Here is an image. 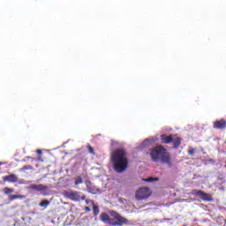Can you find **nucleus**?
<instances>
[{"label": "nucleus", "instance_id": "f257e3e1", "mask_svg": "<svg viewBox=\"0 0 226 226\" xmlns=\"http://www.w3.org/2000/svg\"><path fill=\"white\" fill-rule=\"evenodd\" d=\"M128 154L126 150L123 148H118L112 152L111 154V163L113 165V170L117 174H123L128 169Z\"/></svg>", "mask_w": 226, "mask_h": 226}, {"label": "nucleus", "instance_id": "f03ea898", "mask_svg": "<svg viewBox=\"0 0 226 226\" xmlns=\"http://www.w3.org/2000/svg\"><path fill=\"white\" fill-rule=\"evenodd\" d=\"M150 156L152 162H160L164 165H168V167H172V157L170 153L167 152V149L162 145L156 146L154 149H152L150 152Z\"/></svg>", "mask_w": 226, "mask_h": 226}, {"label": "nucleus", "instance_id": "7ed1b4c3", "mask_svg": "<svg viewBox=\"0 0 226 226\" xmlns=\"http://www.w3.org/2000/svg\"><path fill=\"white\" fill-rule=\"evenodd\" d=\"M101 221L103 223H108V225L111 226H123L128 225V219L123 217L117 211L111 210L109 211V215L103 212L100 215Z\"/></svg>", "mask_w": 226, "mask_h": 226}, {"label": "nucleus", "instance_id": "20e7f679", "mask_svg": "<svg viewBox=\"0 0 226 226\" xmlns=\"http://www.w3.org/2000/svg\"><path fill=\"white\" fill-rule=\"evenodd\" d=\"M64 196L66 197V199H70V200H73L74 202H80V200H86V195H81L79 192H73V191H65L64 192Z\"/></svg>", "mask_w": 226, "mask_h": 226}, {"label": "nucleus", "instance_id": "39448f33", "mask_svg": "<svg viewBox=\"0 0 226 226\" xmlns=\"http://www.w3.org/2000/svg\"><path fill=\"white\" fill-rule=\"evenodd\" d=\"M151 189L147 187H141L136 192L137 200H146V199H149L152 195Z\"/></svg>", "mask_w": 226, "mask_h": 226}, {"label": "nucleus", "instance_id": "423d86ee", "mask_svg": "<svg viewBox=\"0 0 226 226\" xmlns=\"http://www.w3.org/2000/svg\"><path fill=\"white\" fill-rule=\"evenodd\" d=\"M193 195H197L201 199V200H204L205 202H213V196L211 194L204 192L203 191L199 190H193L192 191Z\"/></svg>", "mask_w": 226, "mask_h": 226}, {"label": "nucleus", "instance_id": "0eeeda50", "mask_svg": "<svg viewBox=\"0 0 226 226\" xmlns=\"http://www.w3.org/2000/svg\"><path fill=\"white\" fill-rule=\"evenodd\" d=\"M85 185L87 186V191L88 193H92V195H96V193H100V189H98L91 180L85 181Z\"/></svg>", "mask_w": 226, "mask_h": 226}, {"label": "nucleus", "instance_id": "6e6552de", "mask_svg": "<svg viewBox=\"0 0 226 226\" xmlns=\"http://www.w3.org/2000/svg\"><path fill=\"white\" fill-rule=\"evenodd\" d=\"M213 128L215 130H226V120L224 118L215 120L213 123Z\"/></svg>", "mask_w": 226, "mask_h": 226}, {"label": "nucleus", "instance_id": "1a4fd4ad", "mask_svg": "<svg viewBox=\"0 0 226 226\" xmlns=\"http://www.w3.org/2000/svg\"><path fill=\"white\" fill-rule=\"evenodd\" d=\"M3 181L4 183H17V181H19V177L15 174H11L9 176L3 177Z\"/></svg>", "mask_w": 226, "mask_h": 226}, {"label": "nucleus", "instance_id": "9d476101", "mask_svg": "<svg viewBox=\"0 0 226 226\" xmlns=\"http://www.w3.org/2000/svg\"><path fill=\"white\" fill-rule=\"evenodd\" d=\"M30 189L34 192H46V190H49V186L44 185H30Z\"/></svg>", "mask_w": 226, "mask_h": 226}, {"label": "nucleus", "instance_id": "9b49d317", "mask_svg": "<svg viewBox=\"0 0 226 226\" xmlns=\"http://www.w3.org/2000/svg\"><path fill=\"white\" fill-rule=\"evenodd\" d=\"M173 140V135L170 134H162L161 135V142L162 144H170V142H172Z\"/></svg>", "mask_w": 226, "mask_h": 226}, {"label": "nucleus", "instance_id": "f8f14e48", "mask_svg": "<svg viewBox=\"0 0 226 226\" xmlns=\"http://www.w3.org/2000/svg\"><path fill=\"white\" fill-rule=\"evenodd\" d=\"M181 140H183L181 138H179L177 135L173 136L172 143H173V147L175 149H177L179 146H181Z\"/></svg>", "mask_w": 226, "mask_h": 226}, {"label": "nucleus", "instance_id": "ddd939ff", "mask_svg": "<svg viewBox=\"0 0 226 226\" xmlns=\"http://www.w3.org/2000/svg\"><path fill=\"white\" fill-rule=\"evenodd\" d=\"M17 199H26V196L24 195H9V200L10 202H13V200H17Z\"/></svg>", "mask_w": 226, "mask_h": 226}, {"label": "nucleus", "instance_id": "4468645a", "mask_svg": "<svg viewBox=\"0 0 226 226\" xmlns=\"http://www.w3.org/2000/svg\"><path fill=\"white\" fill-rule=\"evenodd\" d=\"M19 172H26V170H33V166L32 165H25L22 168H20Z\"/></svg>", "mask_w": 226, "mask_h": 226}, {"label": "nucleus", "instance_id": "2eb2a0df", "mask_svg": "<svg viewBox=\"0 0 226 226\" xmlns=\"http://www.w3.org/2000/svg\"><path fill=\"white\" fill-rule=\"evenodd\" d=\"M49 205H50V201L49 200H44L41 201L39 204L40 207H47Z\"/></svg>", "mask_w": 226, "mask_h": 226}, {"label": "nucleus", "instance_id": "dca6fc26", "mask_svg": "<svg viewBox=\"0 0 226 226\" xmlns=\"http://www.w3.org/2000/svg\"><path fill=\"white\" fill-rule=\"evenodd\" d=\"M3 192L5 195H11V193H13V189L9 188V187H5V188L3 189Z\"/></svg>", "mask_w": 226, "mask_h": 226}, {"label": "nucleus", "instance_id": "f3484780", "mask_svg": "<svg viewBox=\"0 0 226 226\" xmlns=\"http://www.w3.org/2000/svg\"><path fill=\"white\" fill-rule=\"evenodd\" d=\"M82 183H84V180L80 177H78L75 178V181H74L75 186L79 185H82Z\"/></svg>", "mask_w": 226, "mask_h": 226}, {"label": "nucleus", "instance_id": "a211bd4d", "mask_svg": "<svg viewBox=\"0 0 226 226\" xmlns=\"http://www.w3.org/2000/svg\"><path fill=\"white\" fill-rule=\"evenodd\" d=\"M93 211H94V216H97L98 215H100V208L98 207V206L94 205Z\"/></svg>", "mask_w": 226, "mask_h": 226}, {"label": "nucleus", "instance_id": "6ab92c4d", "mask_svg": "<svg viewBox=\"0 0 226 226\" xmlns=\"http://www.w3.org/2000/svg\"><path fill=\"white\" fill-rule=\"evenodd\" d=\"M87 149L88 150V153L90 154H96V152H94V148L91 145H87Z\"/></svg>", "mask_w": 226, "mask_h": 226}, {"label": "nucleus", "instance_id": "aec40b11", "mask_svg": "<svg viewBox=\"0 0 226 226\" xmlns=\"http://www.w3.org/2000/svg\"><path fill=\"white\" fill-rule=\"evenodd\" d=\"M159 179H160V178H158V177H148V178L146 179V181H147V183H153V182H154V181H159Z\"/></svg>", "mask_w": 226, "mask_h": 226}, {"label": "nucleus", "instance_id": "412c9836", "mask_svg": "<svg viewBox=\"0 0 226 226\" xmlns=\"http://www.w3.org/2000/svg\"><path fill=\"white\" fill-rule=\"evenodd\" d=\"M188 154H195V148H191L190 150H188Z\"/></svg>", "mask_w": 226, "mask_h": 226}, {"label": "nucleus", "instance_id": "4be33fe9", "mask_svg": "<svg viewBox=\"0 0 226 226\" xmlns=\"http://www.w3.org/2000/svg\"><path fill=\"white\" fill-rule=\"evenodd\" d=\"M85 211H87V213L91 212V208L89 207H84Z\"/></svg>", "mask_w": 226, "mask_h": 226}, {"label": "nucleus", "instance_id": "5701e85b", "mask_svg": "<svg viewBox=\"0 0 226 226\" xmlns=\"http://www.w3.org/2000/svg\"><path fill=\"white\" fill-rule=\"evenodd\" d=\"M85 202H86V204H89V202H91L93 204V206H94V202H93L92 200H86Z\"/></svg>", "mask_w": 226, "mask_h": 226}, {"label": "nucleus", "instance_id": "b1692460", "mask_svg": "<svg viewBox=\"0 0 226 226\" xmlns=\"http://www.w3.org/2000/svg\"><path fill=\"white\" fill-rule=\"evenodd\" d=\"M36 153H37V154H41V149H37Z\"/></svg>", "mask_w": 226, "mask_h": 226}, {"label": "nucleus", "instance_id": "393cba45", "mask_svg": "<svg viewBox=\"0 0 226 226\" xmlns=\"http://www.w3.org/2000/svg\"><path fill=\"white\" fill-rule=\"evenodd\" d=\"M4 163L2 162H0V167L3 165Z\"/></svg>", "mask_w": 226, "mask_h": 226}, {"label": "nucleus", "instance_id": "a878e982", "mask_svg": "<svg viewBox=\"0 0 226 226\" xmlns=\"http://www.w3.org/2000/svg\"><path fill=\"white\" fill-rule=\"evenodd\" d=\"M26 158H31V157H26Z\"/></svg>", "mask_w": 226, "mask_h": 226}]
</instances>
